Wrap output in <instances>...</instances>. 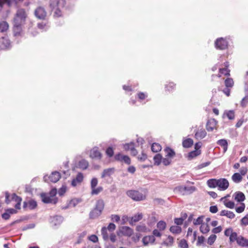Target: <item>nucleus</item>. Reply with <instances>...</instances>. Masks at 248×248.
I'll list each match as a JSON object with an SVG mask.
<instances>
[{
	"label": "nucleus",
	"mask_w": 248,
	"mask_h": 248,
	"mask_svg": "<svg viewBox=\"0 0 248 248\" xmlns=\"http://www.w3.org/2000/svg\"><path fill=\"white\" fill-rule=\"evenodd\" d=\"M105 203L103 200L100 199L96 201L94 208L90 212L89 217L91 219H95L102 214L104 208Z\"/></svg>",
	"instance_id": "obj_1"
},
{
	"label": "nucleus",
	"mask_w": 248,
	"mask_h": 248,
	"mask_svg": "<svg viewBox=\"0 0 248 248\" xmlns=\"http://www.w3.org/2000/svg\"><path fill=\"white\" fill-rule=\"evenodd\" d=\"M27 17V14L25 9H19L16 11L14 19V23L24 25Z\"/></svg>",
	"instance_id": "obj_2"
},
{
	"label": "nucleus",
	"mask_w": 248,
	"mask_h": 248,
	"mask_svg": "<svg viewBox=\"0 0 248 248\" xmlns=\"http://www.w3.org/2000/svg\"><path fill=\"white\" fill-rule=\"evenodd\" d=\"M196 187L194 186H180L174 188V191L179 192L182 195L190 194L195 191Z\"/></svg>",
	"instance_id": "obj_3"
},
{
	"label": "nucleus",
	"mask_w": 248,
	"mask_h": 248,
	"mask_svg": "<svg viewBox=\"0 0 248 248\" xmlns=\"http://www.w3.org/2000/svg\"><path fill=\"white\" fill-rule=\"evenodd\" d=\"M127 195L135 201H140L144 200L145 195L138 190H130L126 192Z\"/></svg>",
	"instance_id": "obj_4"
},
{
	"label": "nucleus",
	"mask_w": 248,
	"mask_h": 248,
	"mask_svg": "<svg viewBox=\"0 0 248 248\" xmlns=\"http://www.w3.org/2000/svg\"><path fill=\"white\" fill-rule=\"evenodd\" d=\"M116 229V225L113 223H110L108 227H103L101 229V234L104 240H107L108 239V235L107 231L111 232L114 231Z\"/></svg>",
	"instance_id": "obj_5"
},
{
	"label": "nucleus",
	"mask_w": 248,
	"mask_h": 248,
	"mask_svg": "<svg viewBox=\"0 0 248 248\" xmlns=\"http://www.w3.org/2000/svg\"><path fill=\"white\" fill-rule=\"evenodd\" d=\"M42 201L45 203H52L55 204L58 202V198H52L47 193H42L40 194Z\"/></svg>",
	"instance_id": "obj_6"
},
{
	"label": "nucleus",
	"mask_w": 248,
	"mask_h": 248,
	"mask_svg": "<svg viewBox=\"0 0 248 248\" xmlns=\"http://www.w3.org/2000/svg\"><path fill=\"white\" fill-rule=\"evenodd\" d=\"M215 46L217 49L224 50L227 48L228 42L223 38H219L216 40L215 42Z\"/></svg>",
	"instance_id": "obj_7"
},
{
	"label": "nucleus",
	"mask_w": 248,
	"mask_h": 248,
	"mask_svg": "<svg viewBox=\"0 0 248 248\" xmlns=\"http://www.w3.org/2000/svg\"><path fill=\"white\" fill-rule=\"evenodd\" d=\"M61 178V175L58 171L52 172L51 174L49 176L45 175L44 177V180L45 182H47L48 180H49L53 183H56L58 182Z\"/></svg>",
	"instance_id": "obj_8"
},
{
	"label": "nucleus",
	"mask_w": 248,
	"mask_h": 248,
	"mask_svg": "<svg viewBox=\"0 0 248 248\" xmlns=\"http://www.w3.org/2000/svg\"><path fill=\"white\" fill-rule=\"evenodd\" d=\"M35 16L40 19H44L46 16V12L42 7H38L34 11Z\"/></svg>",
	"instance_id": "obj_9"
},
{
	"label": "nucleus",
	"mask_w": 248,
	"mask_h": 248,
	"mask_svg": "<svg viewBox=\"0 0 248 248\" xmlns=\"http://www.w3.org/2000/svg\"><path fill=\"white\" fill-rule=\"evenodd\" d=\"M65 0H50L49 6L52 9L58 7H63L65 5Z\"/></svg>",
	"instance_id": "obj_10"
},
{
	"label": "nucleus",
	"mask_w": 248,
	"mask_h": 248,
	"mask_svg": "<svg viewBox=\"0 0 248 248\" xmlns=\"http://www.w3.org/2000/svg\"><path fill=\"white\" fill-rule=\"evenodd\" d=\"M114 158L117 161L124 162L128 165H129L131 163V160L128 156L123 155L120 153L116 154L114 156Z\"/></svg>",
	"instance_id": "obj_11"
},
{
	"label": "nucleus",
	"mask_w": 248,
	"mask_h": 248,
	"mask_svg": "<svg viewBox=\"0 0 248 248\" xmlns=\"http://www.w3.org/2000/svg\"><path fill=\"white\" fill-rule=\"evenodd\" d=\"M229 186L228 181L225 178H220L218 179L217 186L218 189L220 190H225L228 188Z\"/></svg>",
	"instance_id": "obj_12"
},
{
	"label": "nucleus",
	"mask_w": 248,
	"mask_h": 248,
	"mask_svg": "<svg viewBox=\"0 0 248 248\" xmlns=\"http://www.w3.org/2000/svg\"><path fill=\"white\" fill-rule=\"evenodd\" d=\"M83 180V175L81 172L78 173L76 177L73 179L71 182V185L76 186L78 184L81 183Z\"/></svg>",
	"instance_id": "obj_13"
},
{
	"label": "nucleus",
	"mask_w": 248,
	"mask_h": 248,
	"mask_svg": "<svg viewBox=\"0 0 248 248\" xmlns=\"http://www.w3.org/2000/svg\"><path fill=\"white\" fill-rule=\"evenodd\" d=\"M11 46L10 41L7 38L2 37L0 47L2 49H8Z\"/></svg>",
	"instance_id": "obj_14"
},
{
	"label": "nucleus",
	"mask_w": 248,
	"mask_h": 248,
	"mask_svg": "<svg viewBox=\"0 0 248 248\" xmlns=\"http://www.w3.org/2000/svg\"><path fill=\"white\" fill-rule=\"evenodd\" d=\"M90 157L94 158H98L100 159L101 157V154L98 151L97 147H94L92 150H91L90 152Z\"/></svg>",
	"instance_id": "obj_15"
},
{
	"label": "nucleus",
	"mask_w": 248,
	"mask_h": 248,
	"mask_svg": "<svg viewBox=\"0 0 248 248\" xmlns=\"http://www.w3.org/2000/svg\"><path fill=\"white\" fill-rule=\"evenodd\" d=\"M237 244L242 247H248V239L245 238L243 236L240 235L238 236Z\"/></svg>",
	"instance_id": "obj_16"
},
{
	"label": "nucleus",
	"mask_w": 248,
	"mask_h": 248,
	"mask_svg": "<svg viewBox=\"0 0 248 248\" xmlns=\"http://www.w3.org/2000/svg\"><path fill=\"white\" fill-rule=\"evenodd\" d=\"M206 132L205 129L201 128L198 129L195 134V137L196 139H202L206 136Z\"/></svg>",
	"instance_id": "obj_17"
},
{
	"label": "nucleus",
	"mask_w": 248,
	"mask_h": 248,
	"mask_svg": "<svg viewBox=\"0 0 248 248\" xmlns=\"http://www.w3.org/2000/svg\"><path fill=\"white\" fill-rule=\"evenodd\" d=\"M217 124V122L214 119H212L208 121L206 124V129L208 131H212L213 130Z\"/></svg>",
	"instance_id": "obj_18"
},
{
	"label": "nucleus",
	"mask_w": 248,
	"mask_h": 248,
	"mask_svg": "<svg viewBox=\"0 0 248 248\" xmlns=\"http://www.w3.org/2000/svg\"><path fill=\"white\" fill-rule=\"evenodd\" d=\"M120 232L126 236H130L133 233L132 229L127 226H123L120 230Z\"/></svg>",
	"instance_id": "obj_19"
},
{
	"label": "nucleus",
	"mask_w": 248,
	"mask_h": 248,
	"mask_svg": "<svg viewBox=\"0 0 248 248\" xmlns=\"http://www.w3.org/2000/svg\"><path fill=\"white\" fill-rule=\"evenodd\" d=\"M233 196L234 197V200L238 202H242L245 200L244 194L240 191L236 192L234 194Z\"/></svg>",
	"instance_id": "obj_20"
},
{
	"label": "nucleus",
	"mask_w": 248,
	"mask_h": 248,
	"mask_svg": "<svg viewBox=\"0 0 248 248\" xmlns=\"http://www.w3.org/2000/svg\"><path fill=\"white\" fill-rule=\"evenodd\" d=\"M88 162L85 159H81L78 162L77 167L82 170H85L88 168Z\"/></svg>",
	"instance_id": "obj_21"
},
{
	"label": "nucleus",
	"mask_w": 248,
	"mask_h": 248,
	"mask_svg": "<svg viewBox=\"0 0 248 248\" xmlns=\"http://www.w3.org/2000/svg\"><path fill=\"white\" fill-rule=\"evenodd\" d=\"M114 171L115 169L114 168L105 169L102 173L101 177L103 178L107 176H110L114 173Z\"/></svg>",
	"instance_id": "obj_22"
},
{
	"label": "nucleus",
	"mask_w": 248,
	"mask_h": 248,
	"mask_svg": "<svg viewBox=\"0 0 248 248\" xmlns=\"http://www.w3.org/2000/svg\"><path fill=\"white\" fill-rule=\"evenodd\" d=\"M220 216H226L228 218L232 219L235 217V214L232 211L223 210L220 212Z\"/></svg>",
	"instance_id": "obj_23"
},
{
	"label": "nucleus",
	"mask_w": 248,
	"mask_h": 248,
	"mask_svg": "<svg viewBox=\"0 0 248 248\" xmlns=\"http://www.w3.org/2000/svg\"><path fill=\"white\" fill-rule=\"evenodd\" d=\"M217 143L223 148V152L225 153L228 149V143L225 139H221L217 141Z\"/></svg>",
	"instance_id": "obj_24"
},
{
	"label": "nucleus",
	"mask_w": 248,
	"mask_h": 248,
	"mask_svg": "<svg viewBox=\"0 0 248 248\" xmlns=\"http://www.w3.org/2000/svg\"><path fill=\"white\" fill-rule=\"evenodd\" d=\"M23 25L14 23L13 31L15 36L19 35L22 31Z\"/></svg>",
	"instance_id": "obj_25"
},
{
	"label": "nucleus",
	"mask_w": 248,
	"mask_h": 248,
	"mask_svg": "<svg viewBox=\"0 0 248 248\" xmlns=\"http://www.w3.org/2000/svg\"><path fill=\"white\" fill-rule=\"evenodd\" d=\"M155 241L154 236L149 235L144 236L142 238V242L144 246L147 245L149 243H153Z\"/></svg>",
	"instance_id": "obj_26"
},
{
	"label": "nucleus",
	"mask_w": 248,
	"mask_h": 248,
	"mask_svg": "<svg viewBox=\"0 0 248 248\" xmlns=\"http://www.w3.org/2000/svg\"><path fill=\"white\" fill-rule=\"evenodd\" d=\"M193 144V140L192 139L187 138L183 140L182 145L185 148L191 147Z\"/></svg>",
	"instance_id": "obj_27"
},
{
	"label": "nucleus",
	"mask_w": 248,
	"mask_h": 248,
	"mask_svg": "<svg viewBox=\"0 0 248 248\" xmlns=\"http://www.w3.org/2000/svg\"><path fill=\"white\" fill-rule=\"evenodd\" d=\"M218 179H210L207 181V186L210 188H215L217 186Z\"/></svg>",
	"instance_id": "obj_28"
},
{
	"label": "nucleus",
	"mask_w": 248,
	"mask_h": 248,
	"mask_svg": "<svg viewBox=\"0 0 248 248\" xmlns=\"http://www.w3.org/2000/svg\"><path fill=\"white\" fill-rule=\"evenodd\" d=\"M164 151L166 154V157L172 158L175 155V153L174 151L169 147H167L164 149Z\"/></svg>",
	"instance_id": "obj_29"
},
{
	"label": "nucleus",
	"mask_w": 248,
	"mask_h": 248,
	"mask_svg": "<svg viewBox=\"0 0 248 248\" xmlns=\"http://www.w3.org/2000/svg\"><path fill=\"white\" fill-rule=\"evenodd\" d=\"M200 232L203 234H206L210 231V227L207 223H204L201 225Z\"/></svg>",
	"instance_id": "obj_30"
},
{
	"label": "nucleus",
	"mask_w": 248,
	"mask_h": 248,
	"mask_svg": "<svg viewBox=\"0 0 248 248\" xmlns=\"http://www.w3.org/2000/svg\"><path fill=\"white\" fill-rule=\"evenodd\" d=\"M232 179L234 183H238L242 181V176L240 173L236 172L232 175Z\"/></svg>",
	"instance_id": "obj_31"
},
{
	"label": "nucleus",
	"mask_w": 248,
	"mask_h": 248,
	"mask_svg": "<svg viewBox=\"0 0 248 248\" xmlns=\"http://www.w3.org/2000/svg\"><path fill=\"white\" fill-rule=\"evenodd\" d=\"M201 154V151L194 150L189 153L188 155V158L189 160H191L193 158L198 156Z\"/></svg>",
	"instance_id": "obj_32"
},
{
	"label": "nucleus",
	"mask_w": 248,
	"mask_h": 248,
	"mask_svg": "<svg viewBox=\"0 0 248 248\" xmlns=\"http://www.w3.org/2000/svg\"><path fill=\"white\" fill-rule=\"evenodd\" d=\"M170 231L172 233L179 234L181 232L182 229L178 226H172L170 227Z\"/></svg>",
	"instance_id": "obj_33"
},
{
	"label": "nucleus",
	"mask_w": 248,
	"mask_h": 248,
	"mask_svg": "<svg viewBox=\"0 0 248 248\" xmlns=\"http://www.w3.org/2000/svg\"><path fill=\"white\" fill-rule=\"evenodd\" d=\"M161 149V146L157 143H153L151 146L152 151L154 153L160 151Z\"/></svg>",
	"instance_id": "obj_34"
},
{
	"label": "nucleus",
	"mask_w": 248,
	"mask_h": 248,
	"mask_svg": "<svg viewBox=\"0 0 248 248\" xmlns=\"http://www.w3.org/2000/svg\"><path fill=\"white\" fill-rule=\"evenodd\" d=\"M162 159V156L160 154H156L154 157V164L156 165H159L161 162Z\"/></svg>",
	"instance_id": "obj_35"
},
{
	"label": "nucleus",
	"mask_w": 248,
	"mask_h": 248,
	"mask_svg": "<svg viewBox=\"0 0 248 248\" xmlns=\"http://www.w3.org/2000/svg\"><path fill=\"white\" fill-rule=\"evenodd\" d=\"M9 28L8 24L5 21H2L0 22V31L5 32Z\"/></svg>",
	"instance_id": "obj_36"
},
{
	"label": "nucleus",
	"mask_w": 248,
	"mask_h": 248,
	"mask_svg": "<svg viewBox=\"0 0 248 248\" xmlns=\"http://www.w3.org/2000/svg\"><path fill=\"white\" fill-rule=\"evenodd\" d=\"M63 218L61 216H55L53 218V222H54V224L56 225L57 224H61L63 221Z\"/></svg>",
	"instance_id": "obj_37"
},
{
	"label": "nucleus",
	"mask_w": 248,
	"mask_h": 248,
	"mask_svg": "<svg viewBox=\"0 0 248 248\" xmlns=\"http://www.w3.org/2000/svg\"><path fill=\"white\" fill-rule=\"evenodd\" d=\"M233 80L231 78H227L225 80V85L227 88H232L233 86Z\"/></svg>",
	"instance_id": "obj_38"
},
{
	"label": "nucleus",
	"mask_w": 248,
	"mask_h": 248,
	"mask_svg": "<svg viewBox=\"0 0 248 248\" xmlns=\"http://www.w3.org/2000/svg\"><path fill=\"white\" fill-rule=\"evenodd\" d=\"M142 218V214H139L138 215H135L131 218V220L130 223H132L133 222H136L141 220Z\"/></svg>",
	"instance_id": "obj_39"
},
{
	"label": "nucleus",
	"mask_w": 248,
	"mask_h": 248,
	"mask_svg": "<svg viewBox=\"0 0 248 248\" xmlns=\"http://www.w3.org/2000/svg\"><path fill=\"white\" fill-rule=\"evenodd\" d=\"M166 223L163 221H160L157 224V227L160 231H163L165 229Z\"/></svg>",
	"instance_id": "obj_40"
},
{
	"label": "nucleus",
	"mask_w": 248,
	"mask_h": 248,
	"mask_svg": "<svg viewBox=\"0 0 248 248\" xmlns=\"http://www.w3.org/2000/svg\"><path fill=\"white\" fill-rule=\"evenodd\" d=\"M204 218L203 216H201L198 217L196 219H195L193 221V224L195 225H201L203 224V219Z\"/></svg>",
	"instance_id": "obj_41"
},
{
	"label": "nucleus",
	"mask_w": 248,
	"mask_h": 248,
	"mask_svg": "<svg viewBox=\"0 0 248 248\" xmlns=\"http://www.w3.org/2000/svg\"><path fill=\"white\" fill-rule=\"evenodd\" d=\"M217 238V236L215 234L211 235L208 238L207 243L212 245L214 244Z\"/></svg>",
	"instance_id": "obj_42"
},
{
	"label": "nucleus",
	"mask_w": 248,
	"mask_h": 248,
	"mask_svg": "<svg viewBox=\"0 0 248 248\" xmlns=\"http://www.w3.org/2000/svg\"><path fill=\"white\" fill-rule=\"evenodd\" d=\"M173 243V238L171 236H169L167 241H164L162 244L167 246H171Z\"/></svg>",
	"instance_id": "obj_43"
},
{
	"label": "nucleus",
	"mask_w": 248,
	"mask_h": 248,
	"mask_svg": "<svg viewBox=\"0 0 248 248\" xmlns=\"http://www.w3.org/2000/svg\"><path fill=\"white\" fill-rule=\"evenodd\" d=\"M238 239V236L237 235V233L235 232H233V233L232 234H231V235L229 238L230 242L231 243H232V242H234L235 241H236L237 242Z\"/></svg>",
	"instance_id": "obj_44"
},
{
	"label": "nucleus",
	"mask_w": 248,
	"mask_h": 248,
	"mask_svg": "<svg viewBox=\"0 0 248 248\" xmlns=\"http://www.w3.org/2000/svg\"><path fill=\"white\" fill-rule=\"evenodd\" d=\"M28 203L29 207L31 210L35 209L37 205L36 202L32 200L29 201Z\"/></svg>",
	"instance_id": "obj_45"
},
{
	"label": "nucleus",
	"mask_w": 248,
	"mask_h": 248,
	"mask_svg": "<svg viewBox=\"0 0 248 248\" xmlns=\"http://www.w3.org/2000/svg\"><path fill=\"white\" fill-rule=\"evenodd\" d=\"M102 190L103 187L101 186H99L97 188L94 187V188L92 189L91 194L92 195H97Z\"/></svg>",
	"instance_id": "obj_46"
},
{
	"label": "nucleus",
	"mask_w": 248,
	"mask_h": 248,
	"mask_svg": "<svg viewBox=\"0 0 248 248\" xmlns=\"http://www.w3.org/2000/svg\"><path fill=\"white\" fill-rule=\"evenodd\" d=\"M179 247L181 248H188V246L186 240L182 239L179 242Z\"/></svg>",
	"instance_id": "obj_47"
},
{
	"label": "nucleus",
	"mask_w": 248,
	"mask_h": 248,
	"mask_svg": "<svg viewBox=\"0 0 248 248\" xmlns=\"http://www.w3.org/2000/svg\"><path fill=\"white\" fill-rule=\"evenodd\" d=\"M248 103V95H246L241 101V106L243 108H245Z\"/></svg>",
	"instance_id": "obj_48"
},
{
	"label": "nucleus",
	"mask_w": 248,
	"mask_h": 248,
	"mask_svg": "<svg viewBox=\"0 0 248 248\" xmlns=\"http://www.w3.org/2000/svg\"><path fill=\"white\" fill-rule=\"evenodd\" d=\"M12 200L17 202H21L22 201V198L17 195L16 194L14 193L12 195Z\"/></svg>",
	"instance_id": "obj_49"
},
{
	"label": "nucleus",
	"mask_w": 248,
	"mask_h": 248,
	"mask_svg": "<svg viewBox=\"0 0 248 248\" xmlns=\"http://www.w3.org/2000/svg\"><path fill=\"white\" fill-rule=\"evenodd\" d=\"M106 153L107 155L109 157H112L114 154L113 150L111 147H109L107 149Z\"/></svg>",
	"instance_id": "obj_50"
},
{
	"label": "nucleus",
	"mask_w": 248,
	"mask_h": 248,
	"mask_svg": "<svg viewBox=\"0 0 248 248\" xmlns=\"http://www.w3.org/2000/svg\"><path fill=\"white\" fill-rule=\"evenodd\" d=\"M245 208V205L244 203H242L241 205L235 209L236 212L238 213H242Z\"/></svg>",
	"instance_id": "obj_51"
},
{
	"label": "nucleus",
	"mask_w": 248,
	"mask_h": 248,
	"mask_svg": "<svg viewBox=\"0 0 248 248\" xmlns=\"http://www.w3.org/2000/svg\"><path fill=\"white\" fill-rule=\"evenodd\" d=\"M134 146V143L131 142L129 143H126L124 145V148L125 150H131Z\"/></svg>",
	"instance_id": "obj_52"
},
{
	"label": "nucleus",
	"mask_w": 248,
	"mask_h": 248,
	"mask_svg": "<svg viewBox=\"0 0 248 248\" xmlns=\"http://www.w3.org/2000/svg\"><path fill=\"white\" fill-rule=\"evenodd\" d=\"M98 184V180L96 178H93L91 182V189L94 188Z\"/></svg>",
	"instance_id": "obj_53"
},
{
	"label": "nucleus",
	"mask_w": 248,
	"mask_h": 248,
	"mask_svg": "<svg viewBox=\"0 0 248 248\" xmlns=\"http://www.w3.org/2000/svg\"><path fill=\"white\" fill-rule=\"evenodd\" d=\"M241 222L242 225L244 226L248 225V214L241 219Z\"/></svg>",
	"instance_id": "obj_54"
},
{
	"label": "nucleus",
	"mask_w": 248,
	"mask_h": 248,
	"mask_svg": "<svg viewBox=\"0 0 248 248\" xmlns=\"http://www.w3.org/2000/svg\"><path fill=\"white\" fill-rule=\"evenodd\" d=\"M66 190V186H62L61 188L58 190V194L60 196H62L64 195Z\"/></svg>",
	"instance_id": "obj_55"
},
{
	"label": "nucleus",
	"mask_w": 248,
	"mask_h": 248,
	"mask_svg": "<svg viewBox=\"0 0 248 248\" xmlns=\"http://www.w3.org/2000/svg\"><path fill=\"white\" fill-rule=\"evenodd\" d=\"M224 205L227 208H230V209H233L234 207V203L232 201H229L226 202H224Z\"/></svg>",
	"instance_id": "obj_56"
},
{
	"label": "nucleus",
	"mask_w": 248,
	"mask_h": 248,
	"mask_svg": "<svg viewBox=\"0 0 248 248\" xmlns=\"http://www.w3.org/2000/svg\"><path fill=\"white\" fill-rule=\"evenodd\" d=\"M146 230L147 228L145 225H139L136 227V230L138 232H144Z\"/></svg>",
	"instance_id": "obj_57"
},
{
	"label": "nucleus",
	"mask_w": 248,
	"mask_h": 248,
	"mask_svg": "<svg viewBox=\"0 0 248 248\" xmlns=\"http://www.w3.org/2000/svg\"><path fill=\"white\" fill-rule=\"evenodd\" d=\"M57 192V189L56 188H52L48 194L52 198H55V196H56Z\"/></svg>",
	"instance_id": "obj_58"
},
{
	"label": "nucleus",
	"mask_w": 248,
	"mask_h": 248,
	"mask_svg": "<svg viewBox=\"0 0 248 248\" xmlns=\"http://www.w3.org/2000/svg\"><path fill=\"white\" fill-rule=\"evenodd\" d=\"M219 72L222 74H224L225 76H229L230 75V70H229L226 68H223L219 69Z\"/></svg>",
	"instance_id": "obj_59"
},
{
	"label": "nucleus",
	"mask_w": 248,
	"mask_h": 248,
	"mask_svg": "<svg viewBox=\"0 0 248 248\" xmlns=\"http://www.w3.org/2000/svg\"><path fill=\"white\" fill-rule=\"evenodd\" d=\"M110 217L112 221L116 222H118L120 220V217L117 215H112Z\"/></svg>",
	"instance_id": "obj_60"
},
{
	"label": "nucleus",
	"mask_w": 248,
	"mask_h": 248,
	"mask_svg": "<svg viewBox=\"0 0 248 248\" xmlns=\"http://www.w3.org/2000/svg\"><path fill=\"white\" fill-rule=\"evenodd\" d=\"M233 230L232 228H229L225 230L224 232V235L226 236H231V234L233 233Z\"/></svg>",
	"instance_id": "obj_61"
},
{
	"label": "nucleus",
	"mask_w": 248,
	"mask_h": 248,
	"mask_svg": "<svg viewBox=\"0 0 248 248\" xmlns=\"http://www.w3.org/2000/svg\"><path fill=\"white\" fill-rule=\"evenodd\" d=\"M227 116L229 119L233 120L234 118V113L233 110H230L227 113Z\"/></svg>",
	"instance_id": "obj_62"
},
{
	"label": "nucleus",
	"mask_w": 248,
	"mask_h": 248,
	"mask_svg": "<svg viewBox=\"0 0 248 248\" xmlns=\"http://www.w3.org/2000/svg\"><path fill=\"white\" fill-rule=\"evenodd\" d=\"M183 221L184 219L182 217L175 218L174 219V223L177 225H182L183 223Z\"/></svg>",
	"instance_id": "obj_63"
},
{
	"label": "nucleus",
	"mask_w": 248,
	"mask_h": 248,
	"mask_svg": "<svg viewBox=\"0 0 248 248\" xmlns=\"http://www.w3.org/2000/svg\"><path fill=\"white\" fill-rule=\"evenodd\" d=\"M162 163L165 166L169 165L171 163V159L168 158H162Z\"/></svg>",
	"instance_id": "obj_64"
}]
</instances>
